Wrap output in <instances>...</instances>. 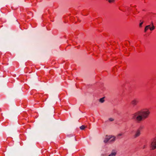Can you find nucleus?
<instances>
[{
    "label": "nucleus",
    "mask_w": 156,
    "mask_h": 156,
    "mask_svg": "<svg viewBox=\"0 0 156 156\" xmlns=\"http://www.w3.org/2000/svg\"><path fill=\"white\" fill-rule=\"evenodd\" d=\"M86 127H85L84 125H82L80 127V128L82 130L84 129Z\"/></svg>",
    "instance_id": "obj_10"
},
{
    "label": "nucleus",
    "mask_w": 156,
    "mask_h": 156,
    "mask_svg": "<svg viewBox=\"0 0 156 156\" xmlns=\"http://www.w3.org/2000/svg\"><path fill=\"white\" fill-rule=\"evenodd\" d=\"M115 2V0H108V2L110 3H113Z\"/></svg>",
    "instance_id": "obj_11"
},
{
    "label": "nucleus",
    "mask_w": 156,
    "mask_h": 156,
    "mask_svg": "<svg viewBox=\"0 0 156 156\" xmlns=\"http://www.w3.org/2000/svg\"><path fill=\"white\" fill-rule=\"evenodd\" d=\"M150 25H148L144 29L145 32H146L147 30L149 29Z\"/></svg>",
    "instance_id": "obj_7"
},
{
    "label": "nucleus",
    "mask_w": 156,
    "mask_h": 156,
    "mask_svg": "<svg viewBox=\"0 0 156 156\" xmlns=\"http://www.w3.org/2000/svg\"><path fill=\"white\" fill-rule=\"evenodd\" d=\"M111 138L112 137L111 136L107 135L104 140V142L105 143H107Z\"/></svg>",
    "instance_id": "obj_5"
},
{
    "label": "nucleus",
    "mask_w": 156,
    "mask_h": 156,
    "mask_svg": "<svg viewBox=\"0 0 156 156\" xmlns=\"http://www.w3.org/2000/svg\"><path fill=\"white\" fill-rule=\"evenodd\" d=\"M115 140V138L114 137H113V138L112 139V140L113 141H114Z\"/></svg>",
    "instance_id": "obj_14"
},
{
    "label": "nucleus",
    "mask_w": 156,
    "mask_h": 156,
    "mask_svg": "<svg viewBox=\"0 0 156 156\" xmlns=\"http://www.w3.org/2000/svg\"><path fill=\"white\" fill-rule=\"evenodd\" d=\"M154 26L153 25H152L151 27V26L150 25V27H149V29L151 30H154Z\"/></svg>",
    "instance_id": "obj_8"
},
{
    "label": "nucleus",
    "mask_w": 156,
    "mask_h": 156,
    "mask_svg": "<svg viewBox=\"0 0 156 156\" xmlns=\"http://www.w3.org/2000/svg\"><path fill=\"white\" fill-rule=\"evenodd\" d=\"M138 102L139 101L138 99H135L131 101V104L133 106H134L137 105L138 103Z\"/></svg>",
    "instance_id": "obj_4"
},
{
    "label": "nucleus",
    "mask_w": 156,
    "mask_h": 156,
    "mask_svg": "<svg viewBox=\"0 0 156 156\" xmlns=\"http://www.w3.org/2000/svg\"><path fill=\"white\" fill-rule=\"evenodd\" d=\"M150 114V111L149 109H143L133 114L132 119L137 123H140L147 119Z\"/></svg>",
    "instance_id": "obj_1"
},
{
    "label": "nucleus",
    "mask_w": 156,
    "mask_h": 156,
    "mask_svg": "<svg viewBox=\"0 0 156 156\" xmlns=\"http://www.w3.org/2000/svg\"><path fill=\"white\" fill-rule=\"evenodd\" d=\"M116 154V152L115 151H113L112 153L108 156H115Z\"/></svg>",
    "instance_id": "obj_6"
},
{
    "label": "nucleus",
    "mask_w": 156,
    "mask_h": 156,
    "mask_svg": "<svg viewBox=\"0 0 156 156\" xmlns=\"http://www.w3.org/2000/svg\"><path fill=\"white\" fill-rule=\"evenodd\" d=\"M143 22H142L140 23V27H141L142 25L143 24Z\"/></svg>",
    "instance_id": "obj_12"
},
{
    "label": "nucleus",
    "mask_w": 156,
    "mask_h": 156,
    "mask_svg": "<svg viewBox=\"0 0 156 156\" xmlns=\"http://www.w3.org/2000/svg\"><path fill=\"white\" fill-rule=\"evenodd\" d=\"M141 129L142 128L140 127L137 130L135 133V134L133 136L134 138H136L140 136V132Z\"/></svg>",
    "instance_id": "obj_2"
},
{
    "label": "nucleus",
    "mask_w": 156,
    "mask_h": 156,
    "mask_svg": "<svg viewBox=\"0 0 156 156\" xmlns=\"http://www.w3.org/2000/svg\"><path fill=\"white\" fill-rule=\"evenodd\" d=\"M151 147L153 150L156 149V139H154L151 142Z\"/></svg>",
    "instance_id": "obj_3"
},
{
    "label": "nucleus",
    "mask_w": 156,
    "mask_h": 156,
    "mask_svg": "<svg viewBox=\"0 0 156 156\" xmlns=\"http://www.w3.org/2000/svg\"><path fill=\"white\" fill-rule=\"evenodd\" d=\"M104 98H101L99 100V101L101 103H103L104 101Z\"/></svg>",
    "instance_id": "obj_9"
},
{
    "label": "nucleus",
    "mask_w": 156,
    "mask_h": 156,
    "mask_svg": "<svg viewBox=\"0 0 156 156\" xmlns=\"http://www.w3.org/2000/svg\"><path fill=\"white\" fill-rule=\"evenodd\" d=\"M109 120L111 121H113L114 120V119L112 118H110L109 119Z\"/></svg>",
    "instance_id": "obj_13"
}]
</instances>
